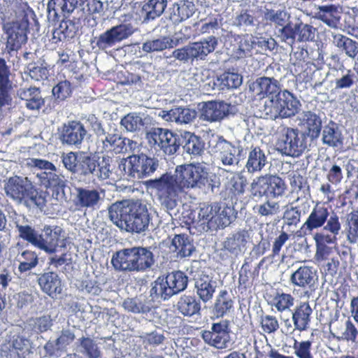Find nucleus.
Here are the masks:
<instances>
[{"mask_svg":"<svg viewBox=\"0 0 358 358\" xmlns=\"http://www.w3.org/2000/svg\"><path fill=\"white\" fill-rule=\"evenodd\" d=\"M250 192L253 197L257 199L268 196V174L253 180L250 185Z\"/></svg>","mask_w":358,"mask_h":358,"instance_id":"nucleus-59","label":"nucleus"},{"mask_svg":"<svg viewBox=\"0 0 358 358\" xmlns=\"http://www.w3.org/2000/svg\"><path fill=\"white\" fill-rule=\"evenodd\" d=\"M59 27L55 28L52 33V39L55 43L66 39L73 38L78 31V27L70 20L60 18Z\"/></svg>","mask_w":358,"mask_h":358,"instance_id":"nucleus-44","label":"nucleus"},{"mask_svg":"<svg viewBox=\"0 0 358 358\" xmlns=\"http://www.w3.org/2000/svg\"><path fill=\"white\" fill-rule=\"evenodd\" d=\"M255 40L252 36L243 35L238 37L237 55L238 57H243L250 54Z\"/></svg>","mask_w":358,"mask_h":358,"instance_id":"nucleus-64","label":"nucleus"},{"mask_svg":"<svg viewBox=\"0 0 358 358\" xmlns=\"http://www.w3.org/2000/svg\"><path fill=\"white\" fill-rule=\"evenodd\" d=\"M24 73H27L30 78L35 81L46 80L49 74L47 67L40 62L28 64Z\"/></svg>","mask_w":358,"mask_h":358,"instance_id":"nucleus-60","label":"nucleus"},{"mask_svg":"<svg viewBox=\"0 0 358 358\" xmlns=\"http://www.w3.org/2000/svg\"><path fill=\"white\" fill-rule=\"evenodd\" d=\"M201 337L208 345L222 350L228 347L230 336L228 331V322L222 321L213 323L211 330L203 331Z\"/></svg>","mask_w":358,"mask_h":358,"instance_id":"nucleus-20","label":"nucleus"},{"mask_svg":"<svg viewBox=\"0 0 358 358\" xmlns=\"http://www.w3.org/2000/svg\"><path fill=\"white\" fill-rule=\"evenodd\" d=\"M135 31V28L130 23H121L107 29L92 41L93 48L106 51L116 44L130 37Z\"/></svg>","mask_w":358,"mask_h":358,"instance_id":"nucleus-15","label":"nucleus"},{"mask_svg":"<svg viewBox=\"0 0 358 358\" xmlns=\"http://www.w3.org/2000/svg\"><path fill=\"white\" fill-rule=\"evenodd\" d=\"M135 254L137 272L144 273L152 269L155 264V258L150 247H133Z\"/></svg>","mask_w":358,"mask_h":358,"instance_id":"nucleus-34","label":"nucleus"},{"mask_svg":"<svg viewBox=\"0 0 358 358\" xmlns=\"http://www.w3.org/2000/svg\"><path fill=\"white\" fill-rule=\"evenodd\" d=\"M294 304V298L290 294L283 292H277L271 302V306L280 313L290 310Z\"/></svg>","mask_w":358,"mask_h":358,"instance_id":"nucleus-58","label":"nucleus"},{"mask_svg":"<svg viewBox=\"0 0 358 358\" xmlns=\"http://www.w3.org/2000/svg\"><path fill=\"white\" fill-rule=\"evenodd\" d=\"M268 164V155L259 147L252 148L248 153L245 169L250 173L261 171Z\"/></svg>","mask_w":358,"mask_h":358,"instance_id":"nucleus-37","label":"nucleus"},{"mask_svg":"<svg viewBox=\"0 0 358 358\" xmlns=\"http://www.w3.org/2000/svg\"><path fill=\"white\" fill-rule=\"evenodd\" d=\"M145 138L148 144L164 154L174 155L181 145L180 136L168 129L152 127L148 130Z\"/></svg>","mask_w":358,"mask_h":358,"instance_id":"nucleus-11","label":"nucleus"},{"mask_svg":"<svg viewBox=\"0 0 358 358\" xmlns=\"http://www.w3.org/2000/svg\"><path fill=\"white\" fill-rule=\"evenodd\" d=\"M187 283L188 278L183 272H171L165 278L159 277L152 283L150 296L156 299L168 300L172 296L184 291Z\"/></svg>","mask_w":358,"mask_h":358,"instance_id":"nucleus-5","label":"nucleus"},{"mask_svg":"<svg viewBox=\"0 0 358 358\" xmlns=\"http://www.w3.org/2000/svg\"><path fill=\"white\" fill-rule=\"evenodd\" d=\"M329 211L327 208L323 206L316 205L306 221L303 223L301 229L311 231L315 229H317L324 225L327 220Z\"/></svg>","mask_w":358,"mask_h":358,"instance_id":"nucleus-41","label":"nucleus"},{"mask_svg":"<svg viewBox=\"0 0 358 358\" xmlns=\"http://www.w3.org/2000/svg\"><path fill=\"white\" fill-rule=\"evenodd\" d=\"M317 280V272L313 267L301 266L290 275L289 282L302 289H312Z\"/></svg>","mask_w":358,"mask_h":358,"instance_id":"nucleus-27","label":"nucleus"},{"mask_svg":"<svg viewBox=\"0 0 358 358\" xmlns=\"http://www.w3.org/2000/svg\"><path fill=\"white\" fill-rule=\"evenodd\" d=\"M299 125L303 126L307 131V135L312 139H317L322 128L321 117L312 111H303L297 116Z\"/></svg>","mask_w":358,"mask_h":358,"instance_id":"nucleus-31","label":"nucleus"},{"mask_svg":"<svg viewBox=\"0 0 358 358\" xmlns=\"http://www.w3.org/2000/svg\"><path fill=\"white\" fill-rule=\"evenodd\" d=\"M185 140L183 149L185 151L193 155H201L204 150V143L201 137L193 133L185 131L182 135Z\"/></svg>","mask_w":358,"mask_h":358,"instance_id":"nucleus-48","label":"nucleus"},{"mask_svg":"<svg viewBox=\"0 0 358 358\" xmlns=\"http://www.w3.org/2000/svg\"><path fill=\"white\" fill-rule=\"evenodd\" d=\"M17 96L25 101V106L30 110H39L45 103L39 88L36 87H20L17 91Z\"/></svg>","mask_w":358,"mask_h":358,"instance_id":"nucleus-33","label":"nucleus"},{"mask_svg":"<svg viewBox=\"0 0 358 358\" xmlns=\"http://www.w3.org/2000/svg\"><path fill=\"white\" fill-rule=\"evenodd\" d=\"M248 87L249 90L259 99L268 98L264 105H269L283 91L281 90L279 80L273 77L266 76L257 78L249 84Z\"/></svg>","mask_w":358,"mask_h":358,"instance_id":"nucleus-16","label":"nucleus"},{"mask_svg":"<svg viewBox=\"0 0 358 358\" xmlns=\"http://www.w3.org/2000/svg\"><path fill=\"white\" fill-rule=\"evenodd\" d=\"M15 4H18L21 8L19 15L15 20L7 22L4 25L7 35L6 49L8 52L19 50L27 40V34L29 27L27 14L28 12H31V9L28 3L22 0L16 1Z\"/></svg>","mask_w":358,"mask_h":358,"instance_id":"nucleus-4","label":"nucleus"},{"mask_svg":"<svg viewBox=\"0 0 358 358\" xmlns=\"http://www.w3.org/2000/svg\"><path fill=\"white\" fill-rule=\"evenodd\" d=\"M84 3V0H50L48 3V19L50 22L60 21L66 17L78 6Z\"/></svg>","mask_w":358,"mask_h":358,"instance_id":"nucleus-22","label":"nucleus"},{"mask_svg":"<svg viewBox=\"0 0 358 358\" xmlns=\"http://www.w3.org/2000/svg\"><path fill=\"white\" fill-rule=\"evenodd\" d=\"M177 309L184 316L191 317L200 313L201 304L194 296L183 295L177 303Z\"/></svg>","mask_w":358,"mask_h":358,"instance_id":"nucleus-46","label":"nucleus"},{"mask_svg":"<svg viewBox=\"0 0 358 358\" xmlns=\"http://www.w3.org/2000/svg\"><path fill=\"white\" fill-rule=\"evenodd\" d=\"M136 146V142L110 132H107L100 141H97L100 152L113 151L115 153H124L134 150Z\"/></svg>","mask_w":358,"mask_h":358,"instance_id":"nucleus-18","label":"nucleus"},{"mask_svg":"<svg viewBox=\"0 0 358 358\" xmlns=\"http://www.w3.org/2000/svg\"><path fill=\"white\" fill-rule=\"evenodd\" d=\"M149 187L157 192L162 206L172 216L178 212V197L180 193L183 192L169 179L166 175H162L159 178L150 180L148 182Z\"/></svg>","mask_w":358,"mask_h":358,"instance_id":"nucleus-9","label":"nucleus"},{"mask_svg":"<svg viewBox=\"0 0 358 358\" xmlns=\"http://www.w3.org/2000/svg\"><path fill=\"white\" fill-rule=\"evenodd\" d=\"M9 345L10 352L17 355L18 358H26L31 352V342L22 336H14Z\"/></svg>","mask_w":358,"mask_h":358,"instance_id":"nucleus-52","label":"nucleus"},{"mask_svg":"<svg viewBox=\"0 0 358 358\" xmlns=\"http://www.w3.org/2000/svg\"><path fill=\"white\" fill-rule=\"evenodd\" d=\"M111 264L116 271L127 273H138L133 247L124 248L113 254Z\"/></svg>","mask_w":358,"mask_h":358,"instance_id":"nucleus-25","label":"nucleus"},{"mask_svg":"<svg viewBox=\"0 0 358 358\" xmlns=\"http://www.w3.org/2000/svg\"><path fill=\"white\" fill-rule=\"evenodd\" d=\"M29 324L32 329L37 334L49 330L52 326V320L50 315H45L41 317L31 319Z\"/></svg>","mask_w":358,"mask_h":358,"instance_id":"nucleus-63","label":"nucleus"},{"mask_svg":"<svg viewBox=\"0 0 358 358\" xmlns=\"http://www.w3.org/2000/svg\"><path fill=\"white\" fill-rule=\"evenodd\" d=\"M194 13V5L190 1L175 3L169 8V19L174 24H178L188 19Z\"/></svg>","mask_w":358,"mask_h":358,"instance_id":"nucleus-40","label":"nucleus"},{"mask_svg":"<svg viewBox=\"0 0 358 358\" xmlns=\"http://www.w3.org/2000/svg\"><path fill=\"white\" fill-rule=\"evenodd\" d=\"M182 192L199 189L205 194L217 193L220 187L218 177L209 171L203 163L177 166L174 175L165 174Z\"/></svg>","mask_w":358,"mask_h":358,"instance_id":"nucleus-1","label":"nucleus"},{"mask_svg":"<svg viewBox=\"0 0 358 358\" xmlns=\"http://www.w3.org/2000/svg\"><path fill=\"white\" fill-rule=\"evenodd\" d=\"M322 141L324 145L338 148L343 144V137L338 124L332 120L322 127Z\"/></svg>","mask_w":358,"mask_h":358,"instance_id":"nucleus-39","label":"nucleus"},{"mask_svg":"<svg viewBox=\"0 0 358 358\" xmlns=\"http://www.w3.org/2000/svg\"><path fill=\"white\" fill-rule=\"evenodd\" d=\"M77 175L89 177L95 176L99 180L109 178L113 171V159L108 156L99 157H92L82 152L80 154Z\"/></svg>","mask_w":358,"mask_h":358,"instance_id":"nucleus-8","label":"nucleus"},{"mask_svg":"<svg viewBox=\"0 0 358 358\" xmlns=\"http://www.w3.org/2000/svg\"><path fill=\"white\" fill-rule=\"evenodd\" d=\"M208 146L210 152L217 157L224 166H237L243 155V148L241 145H234L221 136H212Z\"/></svg>","mask_w":358,"mask_h":358,"instance_id":"nucleus-10","label":"nucleus"},{"mask_svg":"<svg viewBox=\"0 0 358 358\" xmlns=\"http://www.w3.org/2000/svg\"><path fill=\"white\" fill-rule=\"evenodd\" d=\"M313 310L307 302H301L292 311L294 329L305 331L309 327Z\"/></svg>","mask_w":358,"mask_h":358,"instance_id":"nucleus-32","label":"nucleus"},{"mask_svg":"<svg viewBox=\"0 0 358 358\" xmlns=\"http://www.w3.org/2000/svg\"><path fill=\"white\" fill-rule=\"evenodd\" d=\"M169 248L171 251L176 253V256L178 258L189 257L194 250V245L185 234L176 235Z\"/></svg>","mask_w":358,"mask_h":358,"instance_id":"nucleus-43","label":"nucleus"},{"mask_svg":"<svg viewBox=\"0 0 358 358\" xmlns=\"http://www.w3.org/2000/svg\"><path fill=\"white\" fill-rule=\"evenodd\" d=\"M79 352L87 358H99L101 350L97 343L89 337H82L78 340Z\"/></svg>","mask_w":358,"mask_h":358,"instance_id":"nucleus-55","label":"nucleus"},{"mask_svg":"<svg viewBox=\"0 0 358 358\" xmlns=\"http://www.w3.org/2000/svg\"><path fill=\"white\" fill-rule=\"evenodd\" d=\"M38 282L43 292L53 297L62 293V282L59 275L55 272H47L41 275Z\"/></svg>","mask_w":358,"mask_h":358,"instance_id":"nucleus-36","label":"nucleus"},{"mask_svg":"<svg viewBox=\"0 0 358 358\" xmlns=\"http://www.w3.org/2000/svg\"><path fill=\"white\" fill-rule=\"evenodd\" d=\"M214 220L211 221V230L224 228L229 226L235 218L234 209L226 204L217 203Z\"/></svg>","mask_w":358,"mask_h":358,"instance_id":"nucleus-38","label":"nucleus"},{"mask_svg":"<svg viewBox=\"0 0 358 358\" xmlns=\"http://www.w3.org/2000/svg\"><path fill=\"white\" fill-rule=\"evenodd\" d=\"M59 139L64 144L79 148L87 136V131L83 123L79 121H69L58 129Z\"/></svg>","mask_w":358,"mask_h":358,"instance_id":"nucleus-19","label":"nucleus"},{"mask_svg":"<svg viewBox=\"0 0 358 358\" xmlns=\"http://www.w3.org/2000/svg\"><path fill=\"white\" fill-rule=\"evenodd\" d=\"M268 196L272 197L282 196L286 191L285 181L276 175L268 174Z\"/></svg>","mask_w":358,"mask_h":358,"instance_id":"nucleus-56","label":"nucleus"},{"mask_svg":"<svg viewBox=\"0 0 358 358\" xmlns=\"http://www.w3.org/2000/svg\"><path fill=\"white\" fill-rule=\"evenodd\" d=\"M299 100L288 90H283L269 105H264L262 110L267 118L276 120L294 116L301 108Z\"/></svg>","mask_w":358,"mask_h":358,"instance_id":"nucleus-7","label":"nucleus"},{"mask_svg":"<svg viewBox=\"0 0 358 358\" xmlns=\"http://www.w3.org/2000/svg\"><path fill=\"white\" fill-rule=\"evenodd\" d=\"M27 165L40 170L36 173L37 183L40 186L57 190V196L59 195V191L62 190L64 195L66 180L64 176L57 173V168L52 162L45 159L30 158L27 160Z\"/></svg>","mask_w":358,"mask_h":358,"instance_id":"nucleus-6","label":"nucleus"},{"mask_svg":"<svg viewBox=\"0 0 358 358\" xmlns=\"http://www.w3.org/2000/svg\"><path fill=\"white\" fill-rule=\"evenodd\" d=\"M24 218L15 222L18 236L32 245L48 254H54L57 251L59 241L62 232L60 227L56 225H45L38 234L34 228L27 224Z\"/></svg>","mask_w":358,"mask_h":358,"instance_id":"nucleus-3","label":"nucleus"},{"mask_svg":"<svg viewBox=\"0 0 358 358\" xmlns=\"http://www.w3.org/2000/svg\"><path fill=\"white\" fill-rule=\"evenodd\" d=\"M160 115L166 121L188 124L196 118V112L189 108L176 107L169 111H162Z\"/></svg>","mask_w":358,"mask_h":358,"instance_id":"nucleus-35","label":"nucleus"},{"mask_svg":"<svg viewBox=\"0 0 358 358\" xmlns=\"http://www.w3.org/2000/svg\"><path fill=\"white\" fill-rule=\"evenodd\" d=\"M124 308L135 314H145L150 311L152 303L145 297L127 299L122 303Z\"/></svg>","mask_w":358,"mask_h":358,"instance_id":"nucleus-49","label":"nucleus"},{"mask_svg":"<svg viewBox=\"0 0 358 358\" xmlns=\"http://www.w3.org/2000/svg\"><path fill=\"white\" fill-rule=\"evenodd\" d=\"M10 67L6 64L4 59L0 58V120L2 117L3 108H9L13 103L10 94L13 83L10 80Z\"/></svg>","mask_w":358,"mask_h":358,"instance_id":"nucleus-23","label":"nucleus"},{"mask_svg":"<svg viewBox=\"0 0 358 358\" xmlns=\"http://www.w3.org/2000/svg\"><path fill=\"white\" fill-rule=\"evenodd\" d=\"M217 44V38L210 36L199 41L190 43L182 48L176 49L173 55L183 63L194 59L203 60L208 55L215 50Z\"/></svg>","mask_w":358,"mask_h":358,"instance_id":"nucleus-14","label":"nucleus"},{"mask_svg":"<svg viewBox=\"0 0 358 358\" xmlns=\"http://www.w3.org/2000/svg\"><path fill=\"white\" fill-rule=\"evenodd\" d=\"M121 124L128 131L134 132L141 130L144 126V120L138 113H129L121 120Z\"/></svg>","mask_w":358,"mask_h":358,"instance_id":"nucleus-61","label":"nucleus"},{"mask_svg":"<svg viewBox=\"0 0 358 358\" xmlns=\"http://www.w3.org/2000/svg\"><path fill=\"white\" fill-rule=\"evenodd\" d=\"M110 220L120 230L141 234L148 229L150 216L140 201L123 200L108 207Z\"/></svg>","mask_w":358,"mask_h":358,"instance_id":"nucleus-2","label":"nucleus"},{"mask_svg":"<svg viewBox=\"0 0 358 358\" xmlns=\"http://www.w3.org/2000/svg\"><path fill=\"white\" fill-rule=\"evenodd\" d=\"M76 205L80 208L94 210L103 199V192L100 189L82 188L76 189Z\"/></svg>","mask_w":358,"mask_h":358,"instance_id":"nucleus-30","label":"nucleus"},{"mask_svg":"<svg viewBox=\"0 0 358 358\" xmlns=\"http://www.w3.org/2000/svg\"><path fill=\"white\" fill-rule=\"evenodd\" d=\"M217 80L223 87L229 89L237 88L242 83V76L234 72H224L218 77Z\"/></svg>","mask_w":358,"mask_h":358,"instance_id":"nucleus-62","label":"nucleus"},{"mask_svg":"<svg viewBox=\"0 0 358 358\" xmlns=\"http://www.w3.org/2000/svg\"><path fill=\"white\" fill-rule=\"evenodd\" d=\"M217 203H203L197 210H194L192 222L198 225H206V230H211V221L214 220Z\"/></svg>","mask_w":358,"mask_h":358,"instance_id":"nucleus-42","label":"nucleus"},{"mask_svg":"<svg viewBox=\"0 0 358 358\" xmlns=\"http://www.w3.org/2000/svg\"><path fill=\"white\" fill-rule=\"evenodd\" d=\"M125 173L134 178L141 179L148 177L158 167V161L145 154L132 155L127 159H122L119 164Z\"/></svg>","mask_w":358,"mask_h":358,"instance_id":"nucleus-12","label":"nucleus"},{"mask_svg":"<svg viewBox=\"0 0 358 358\" xmlns=\"http://www.w3.org/2000/svg\"><path fill=\"white\" fill-rule=\"evenodd\" d=\"M307 203H303L302 206L287 207L283 213V222L285 226L296 227L300 222L302 212L306 213Z\"/></svg>","mask_w":358,"mask_h":358,"instance_id":"nucleus-54","label":"nucleus"},{"mask_svg":"<svg viewBox=\"0 0 358 358\" xmlns=\"http://www.w3.org/2000/svg\"><path fill=\"white\" fill-rule=\"evenodd\" d=\"M176 44L169 37L148 40L142 45V50L145 52L162 51L166 48H173Z\"/></svg>","mask_w":358,"mask_h":358,"instance_id":"nucleus-53","label":"nucleus"},{"mask_svg":"<svg viewBox=\"0 0 358 358\" xmlns=\"http://www.w3.org/2000/svg\"><path fill=\"white\" fill-rule=\"evenodd\" d=\"M234 302L227 290H221L213 307V313L217 317H223L230 313Z\"/></svg>","mask_w":358,"mask_h":358,"instance_id":"nucleus-51","label":"nucleus"},{"mask_svg":"<svg viewBox=\"0 0 358 358\" xmlns=\"http://www.w3.org/2000/svg\"><path fill=\"white\" fill-rule=\"evenodd\" d=\"M250 238L248 231L238 230L230 234L223 242V248L231 255L238 257L245 252Z\"/></svg>","mask_w":358,"mask_h":358,"instance_id":"nucleus-26","label":"nucleus"},{"mask_svg":"<svg viewBox=\"0 0 358 358\" xmlns=\"http://www.w3.org/2000/svg\"><path fill=\"white\" fill-rule=\"evenodd\" d=\"M167 6V0H146L129 3L131 12L143 18V22H149L161 16Z\"/></svg>","mask_w":358,"mask_h":358,"instance_id":"nucleus-17","label":"nucleus"},{"mask_svg":"<svg viewBox=\"0 0 358 358\" xmlns=\"http://www.w3.org/2000/svg\"><path fill=\"white\" fill-rule=\"evenodd\" d=\"M230 104L224 101H212L203 103L201 111V119L210 122H219L229 112Z\"/></svg>","mask_w":358,"mask_h":358,"instance_id":"nucleus-29","label":"nucleus"},{"mask_svg":"<svg viewBox=\"0 0 358 358\" xmlns=\"http://www.w3.org/2000/svg\"><path fill=\"white\" fill-rule=\"evenodd\" d=\"M15 261L19 264V271L23 273L30 271L37 266L38 257L36 252L26 250L16 255Z\"/></svg>","mask_w":358,"mask_h":358,"instance_id":"nucleus-50","label":"nucleus"},{"mask_svg":"<svg viewBox=\"0 0 358 358\" xmlns=\"http://www.w3.org/2000/svg\"><path fill=\"white\" fill-rule=\"evenodd\" d=\"M281 133L276 146L277 150L282 154L299 157L307 148V137L297 129L285 127L282 129Z\"/></svg>","mask_w":358,"mask_h":358,"instance_id":"nucleus-13","label":"nucleus"},{"mask_svg":"<svg viewBox=\"0 0 358 358\" xmlns=\"http://www.w3.org/2000/svg\"><path fill=\"white\" fill-rule=\"evenodd\" d=\"M32 182L27 177L13 176L4 184V191L7 196L18 204H22Z\"/></svg>","mask_w":358,"mask_h":358,"instance_id":"nucleus-21","label":"nucleus"},{"mask_svg":"<svg viewBox=\"0 0 358 358\" xmlns=\"http://www.w3.org/2000/svg\"><path fill=\"white\" fill-rule=\"evenodd\" d=\"M346 232L348 240L351 243L358 241V210H353L346 217Z\"/></svg>","mask_w":358,"mask_h":358,"instance_id":"nucleus-57","label":"nucleus"},{"mask_svg":"<svg viewBox=\"0 0 358 358\" xmlns=\"http://www.w3.org/2000/svg\"><path fill=\"white\" fill-rule=\"evenodd\" d=\"M25 195L22 204H24L29 209H39L40 210H43L46 206L47 201L45 193L38 192L33 183Z\"/></svg>","mask_w":358,"mask_h":358,"instance_id":"nucleus-45","label":"nucleus"},{"mask_svg":"<svg viewBox=\"0 0 358 358\" xmlns=\"http://www.w3.org/2000/svg\"><path fill=\"white\" fill-rule=\"evenodd\" d=\"M194 288L199 298L203 302L210 301L217 287V282L213 277L205 274L203 271L197 272L193 278Z\"/></svg>","mask_w":358,"mask_h":358,"instance_id":"nucleus-24","label":"nucleus"},{"mask_svg":"<svg viewBox=\"0 0 358 358\" xmlns=\"http://www.w3.org/2000/svg\"><path fill=\"white\" fill-rule=\"evenodd\" d=\"M330 334L338 341L355 342L358 331L350 319L336 320L330 324Z\"/></svg>","mask_w":358,"mask_h":358,"instance_id":"nucleus-28","label":"nucleus"},{"mask_svg":"<svg viewBox=\"0 0 358 358\" xmlns=\"http://www.w3.org/2000/svg\"><path fill=\"white\" fill-rule=\"evenodd\" d=\"M317 17L330 27L336 28L340 20V12L334 5L319 6Z\"/></svg>","mask_w":358,"mask_h":358,"instance_id":"nucleus-47","label":"nucleus"}]
</instances>
